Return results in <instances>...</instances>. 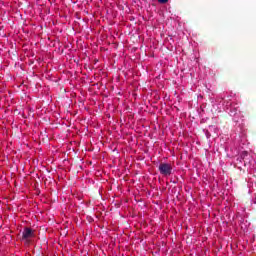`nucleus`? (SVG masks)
<instances>
[{
  "label": "nucleus",
  "instance_id": "obj_4",
  "mask_svg": "<svg viewBox=\"0 0 256 256\" xmlns=\"http://www.w3.org/2000/svg\"><path fill=\"white\" fill-rule=\"evenodd\" d=\"M247 155H248L247 151L242 152V154H241L242 159H245V157H247Z\"/></svg>",
  "mask_w": 256,
  "mask_h": 256
},
{
  "label": "nucleus",
  "instance_id": "obj_3",
  "mask_svg": "<svg viewBox=\"0 0 256 256\" xmlns=\"http://www.w3.org/2000/svg\"><path fill=\"white\" fill-rule=\"evenodd\" d=\"M158 3H161L162 5H165V3H169V0H157Z\"/></svg>",
  "mask_w": 256,
  "mask_h": 256
},
{
  "label": "nucleus",
  "instance_id": "obj_1",
  "mask_svg": "<svg viewBox=\"0 0 256 256\" xmlns=\"http://www.w3.org/2000/svg\"><path fill=\"white\" fill-rule=\"evenodd\" d=\"M158 170L161 175H164L165 177H169V175L173 173V167L168 163H160Z\"/></svg>",
  "mask_w": 256,
  "mask_h": 256
},
{
  "label": "nucleus",
  "instance_id": "obj_2",
  "mask_svg": "<svg viewBox=\"0 0 256 256\" xmlns=\"http://www.w3.org/2000/svg\"><path fill=\"white\" fill-rule=\"evenodd\" d=\"M35 237V231L29 227L24 228L22 232V240L29 241V239H33Z\"/></svg>",
  "mask_w": 256,
  "mask_h": 256
}]
</instances>
